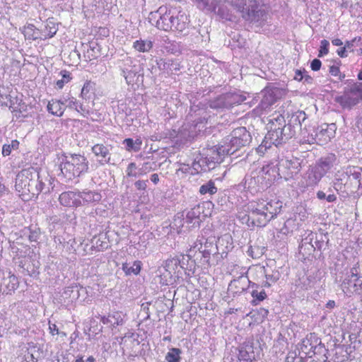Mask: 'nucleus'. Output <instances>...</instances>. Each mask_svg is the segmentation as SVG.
Instances as JSON below:
<instances>
[{
    "label": "nucleus",
    "instance_id": "1",
    "mask_svg": "<svg viewBox=\"0 0 362 362\" xmlns=\"http://www.w3.org/2000/svg\"><path fill=\"white\" fill-rule=\"evenodd\" d=\"M282 203L274 200H259L250 204L247 214L240 216L248 226L264 227L280 212Z\"/></svg>",
    "mask_w": 362,
    "mask_h": 362
},
{
    "label": "nucleus",
    "instance_id": "2",
    "mask_svg": "<svg viewBox=\"0 0 362 362\" xmlns=\"http://www.w3.org/2000/svg\"><path fill=\"white\" fill-rule=\"evenodd\" d=\"M174 18V11L168 10L164 6H160L155 12H151L148 16L149 22L160 30L183 32L187 28L189 21L185 13L179 15L176 24L172 23Z\"/></svg>",
    "mask_w": 362,
    "mask_h": 362
},
{
    "label": "nucleus",
    "instance_id": "3",
    "mask_svg": "<svg viewBox=\"0 0 362 362\" xmlns=\"http://www.w3.org/2000/svg\"><path fill=\"white\" fill-rule=\"evenodd\" d=\"M62 173L69 180L80 176L87 172L88 161L81 154H69L64 156L60 163Z\"/></svg>",
    "mask_w": 362,
    "mask_h": 362
},
{
    "label": "nucleus",
    "instance_id": "4",
    "mask_svg": "<svg viewBox=\"0 0 362 362\" xmlns=\"http://www.w3.org/2000/svg\"><path fill=\"white\" fill-rule=\"evenodd\" d=\"M251 141V136L245 127H241L235 129L230 136L226 139L224 144L218 146V153L223 157L226 155H232L241 147L247 145Z\"/></svg>",
    "mask_w": 362,
    "mask_h": 362
},
{
    "label": "nucleus",
    "instance_id": "5",
    "mask_svg": "<svg viewBox=\"0 0 362 362\" xmlns=\"http://www.w3.org/2000/svg\"><path fill=\"white\" fill-rule=\"evenodd\" d=\"M336 129L337 127L334 123L322 124L315 131V136L313 134H308L306 136L307 131L304 129L301 131L302 142L325 145L334 136Z\"/></svg>",
    "mask_w": 362,
    "mask_h": 362
},
{
    "label": "nucleus",
    "instance_id": "6",
    "mask_svg": "<svg viewBox=\"0 0 362 362\" xmlns=\"http://www.w3.org/2000/svg\"><path fill=\"white\" fill-rule=\"evenodd\" d=\"M305 119V114L303 112H300L298 115H293L288 124H286V121L282 115H278L275 117V121L279 122L281 126L284 143L294 136L298 130L300 132L304 130L301 129V120L304 121Z\"/></svg>",
    "mask_w": 362,
    "mask_h": 362
},
{
    "label": "nucleus",
    "instance_id": "7",
    "mask_svg": "<svg viewBox=\"0 0 362 362\" xmlns=\"http://www.w3.org/2000/svg\"><path fill=\"white\" fill-rule=\"evenodd\" d=\"M302 162L303 160L296 157L281 159L277 165L279 175L286 180L292 178L300 171Z\"/></svg>",
    "mask_w": 362,
    "mask_h": 362
},
{
    "label": "nucleus",
    "instance_id": "8",
    "mask_svg": "<svg viewBox=\"0 0 362 362\" xmlns=\"http://www.w3.org/2000/svg\"><path fill=\"white\" fill-rule=\"evenodd\" d=\"M50 177L47 174H41L37 170V176L33 177L30 181L29 187L27 188L25 196L27 199H31L37 197L43 191L46 193L49 191V185H51Z\"/></svg>",
    "mask_w": 362,
    "mask_h": 362
},
{
    "label": "nucleus",
    "instance_id": "9",
    "mask_svg": "<svg viewBox=\"0 0 362 362\" xmlns=\"http://www.w3.org/2000/svg\"><path fill=\"white\" fill-rule=\"evenodd\" d=\"M344 108H351L362 100V83L354 84L345 89L344 94L337 99Z\"/></svg>",
    "mask_w": 362,
    "mask_h": 362
},
{
    "label": "nucleus",
    "instance_id": "10",
    "mask_svg": "<svg viewBox=\"0 0 362 362\" xmlns=\"http://www.w3.org/2000/svg\"><path fill=\"white\" fill-rule=\"evenodd\" d=\"M37 176V168L30 167L28 168L23 169L16 175V189L21 193L22 196H25L27 188L29 187V183L33 177Z\"/></svg>",
    "mask_w": 362,
    "mask_h": 362
},
{
    "label": "nucleus",
    "instance_id": "11",
    "mask_svg": "<svg viewBox=\"0 0 362 362\" xmlns=\"http://www.w3.org/2000/svg\"><path fill=\"white\" fill-rule=\"evenodd\" d=\"M223 156L218 153V150L216 148V151H212L211 155H207L206 157H197L196 159L200 164L204 172L209 171L214 169L216 163H221L223 161Z\"/></svg>",
    "mask_w": 362,
    "mask_h": 362
},
{
    "label": "nucleus",
    "instance_id": "12",
    "mask_svg": "<svg viewBox=\"0 0 362 362\" xmlns=\"http://www.w3.org/2000/svg\"><path fill=\"white\" fill-rule=\"evenodd\" d=\"M270 129L268 131L265 139L269 141L271 144L276 146L284 143L282 131L279 122L275 121V117L270 119Z\"/></svg>",
    "mask_w": 362,
    "mask_h": 362
},
{
    "label": "nucleus",
    "instance_id": "13",
    "mask_svg": "<svg viewBox=\"0 0 362 362\" xmlns=\"http://www.w3.org/2000/svg\"><path fill=\"white\" fill-rule=\"evenodd\" d=\"M251 281L248 277L242 274L230 282L228 290L233 293H241L249 287Z\"/></svg>",
    "mask_w": 362,
    "mask_h": 362
},
{
    "label": "nucleus",
    "instance_id": "14",
    "mask_svg": "<svg viewBox=\"0 0 362 362\" xmlns=\"http://www.w3.org/2000/svg\"><path fill=\"white\" fill-rule=\"evenodd\" d=\"M350 273L351 274L343 281L341 286L343 290L346 289L347 291H351L350 288L352 287L354 288L353 291H356L358 287L361 286L362 284L361 277L358 276V270L356 267L351 268Z\"/></svg>",
    "mask_w": 362,
    "mask_h": 362
},
{
    "label": "nucleus",
    "instance_id": "15",
    "mask_svg": "<svg viewBox=\"0 0 362 362\" xmlns=\"http://www.w3.org/2000/svg\"><path fill=\"white\" fill-rule=\"evenodd\" d=\"M59 201L62 205L66 207H78L82 205L81 200L79 199L78 192H64L59 197Z\"/></svg>",
    "mask_w": 362,
    "mask_h": 362
},
{
    "label": "nucleus",
    "instance_id": "16",
    "mask_svg": "<svg viewBox=\"0 0 362 362\" xmlns=\"http://www.w3.org/2000/svg\"><path fill=\"white\" fill-rule=\"evenodd\" d=\"M339 160L334 153H329L327 156L322 157L315 166L322 171L325 175L328 173L334 165H337Z\"/></svg>",
    "mask_w": 362,
    "mask_h": 362
},
{
    "label": "nucleus",
    "instance_id": "17",
    "mask_svg": "<svg viewBox=\"0 0 362 362\" xmlns=\"http://www.w3.org/2000/svg\"><path fill=\"white\" fill-rule=\"evenodd\" d=\"M225 3L233 7L237 11L242 13V17L246 21H251L253 11H250L247 7L246 0H226Z\"/></svg>",
    "mask_w": 362,
    "mask_h": 362
},
{
    "label": "nucleus",
    "instance_id": "18",
    "mask_svg": "<svg viewBox=\"0 0 362 362\" xmlns=\"http://www.w3.org/2000/svg\"><path fill=\"white\" fill-rule=\"evenodd\" d=\"M279 90L277 88L265 89L262 92V99L260 105L262 109H267L272 105L278 99Z\"/></svg>",
    "mask_w": 362,
    "mask_h": 362
},
{
    "label": "nucleus",
    "instance_id": "19",
    "mask_svg": "<svg viewBox=\"0 0 362 362\" xmlns=\"http://www.w3.org/2000/svg\"><path fill=\"white\" fill-rule=\"evenodd\" d=\"M92 152L96 157L100 158L98 160L100 165H103L110 163V154L107 146L97 144L92 147Z\"/></svg>",
    "mask_w": 362,
    "mask_h": 362
},
{
    "label": "nucleus",
    "instance_id": "20",
    "mask_svg": "<svg viewBox=\"0 0 362 362\" xmlns=\"http://www.w3.org/2000/svg\"><path fill=\"white\" fill-rule=\"evenodd\" d=\"M325 176V174L320 171L316 166L310 168L307 173L306 186L314 187L316 186L321 179Z\"/></svg>",
    "mask_w": 362,
    "mask_h": 362
},
{
    "label": "nucleus",
    "instance_id": "21",
    "mask_svg": "<svg viewBox=\"0 0 362 362\" xmlns=\"http://www.w3.org/2000/svg\"><path fill=\"white\" fill-rule=\"evenodd\" d=\"M83 288H78V286H70L66 287L62 293V297L64 300V303H70L78 299L80 296V291H83Z\"/></svg>",
    "mask_w": 362,
    "mask_h": 362
},
{
    "label": "nucleus",
    "instance_id": "22",
    "mask_svg": "<svg viewBox=\"0 0 362 362\" xmlns=\"http://www.w3.org/2000/svg\"><path fill=\"white\" fill-rule=\"evenodd\" d=\"M257 278L265 277L270 283L273 284L277 281L279 279V273L278 272H273L272 274L266 273L265 267L263 266H257L251 270Z\"/></svg>",
    "mask_w": 362,
    "mask_h": 362
},
{
    "label": "nucleus",
    "instance_id": "23",
    "mask_svg": "<svg viewBox=\"0 0 362 362\" xmlns=\"http://www.w3.org/2000/svg\"><path fill=\"white\" fill-rule=\"evenodd\" d=\"M47 111L57 117H62L65 110L64 103L62 100H52L49 101Z\"/></svg>",
    "mask_w": 362,
    "mask_h": 362
},
{
    "label": "nucleus",
    "instance_id": "24",
    "mask_svg": "<svg viewBox=\"0 0 362 362\" xmlns=\"http://www.w3.org/2000/svg\"><path fill=\"white\" fill-rule=\"evenodd\" d=\"M78 194L79 199H82L85 203H96L102 199L101 194L96 191L86 189L83 192H78Z\"/></svg>",
    "mask_w": 362,
    "mask_h": 362
},
{
    "label": "nucleus",
    "instance_id": "25",
    "mask_svg": "<svg viewBox=\"0 0 362 362\" xmlns=\"http://www.w3.org/2000/svg\"><path fill=\"white\" fill-rule=\"evenodd\" d=\"M23 33L25 37L28 40H35L37 39H43V37H42L41 30L37 28L33 24H28L24 26Z\"/></svg>",
    "mask_w": 362,
    "mask_h": 362
},
{
    "label": "nucleus",
    "instance_id": "26",
    "mask_svg": "<svg viewBox=\"0 0 362 362\" xmlns=\"http://www.w3.org/2000/svg\"><path fill=\"white\" fill-rule=\"evenodd\" d=\"M209 247H212L213 245L211 243H208L207 240H206L204 245H203L201 240H197L194 243V245L193 246L194 249H197L202 254V257L206 263H209L211 253V250L209 248Z\"/></svg>",
    "mask_w": 362,
    "mask_h": 362
},
{
    "label": "nucleus",
    "instance_id": "27",
    "mask_svg": "<svg viewBox=\"0 0 362 362\" xmlns=\"http://www.w3.org/2000/svg\"><path fill=\"white\" fill-rule=\"evenodd\" d=\"M101 48L95 42H91L88 45V48L84 53V57L86 61H91L97 59L100 55Z\"/></svg>",
    "mask_w": 362,
    "mask_h": 362
},
{
    "label": "nucleus",
    "instance_id": "28",
    "mask_svg": "<svg viewBox=\"0 0 362 362\" xmlns=\"http://www.w3.org/2000/svg\"><path fill=\"white\" fill-rule=\"evenodd\" d=\"M202 213V208L199 205H197L186 214V221L189 223H193L194 225L199 224L200 221L199 216Z\"/></svg>",
    "mask_w": 362,
    "mask_h": 362
},
{
    "label": "nucleus",
    "instance_id": "29",
    "mask_svg": "<svg viewBox=\"0 0 362 362\" xmlns=\"http://www.w3.org/2000/svg\"><path fill=\"white\" fill-rule=\"evenodd\" d=\"M153 47V42L150 40L139 39L133 43V48L139 52H148Z\"/></svg>",
    "mask_w": 362,
    "mask_h": 362
},
{
    "label": "nucleus",
    "instance_id": "30",
    "mask_svg": "<svg viewBox=\"0 0 362 362\" xmlns=\"http://www.w3.org/2000/svg\"><path fill=\"white\" fill-rule=\"evenodd\" d=\"M225 95L227 109L232 107L234 105L240 104L245 100V97L235 93H228Z\"/></svg>",
    "mask_w": 362,
    "mask_h": 362
},
{
    "label": "nucleus",
    "instance_id": "31",
    "mask_svg": "<svg viewBox=\"0 0 362 362\" xmlns=\"http://www.w3.org/2000/svg\"><path fill=\"white\" fill-rule=\"evenodd\" d=\"M141 268V262L140 261H134L132 265H130L129 263H124L122 264V270L127 275L132 274L137 275L140 272Z\"/></svg>",
    "mask_w": 362,
    "mask_h": 362
},
{
    "label": "nucleus",
    "instance_id": "32",
    "mask_svg": "<svg viewBox=\"0 0 362 362\" xmlns=\"http://www.w3.org/2000/svg\"><path fill=\"white\" fill-rule=\"evenodd\" d=\"M124 64V66L122 68V74L124 77L127 83H130L132 82L131 78L132 75H135V73L129 69L126 65H130L132 63V60L129 57H125L123 59Z\"/></svg>",
    "mask_w": 362,
    "mask_h": 362
},
{
    "label": "nucleus",
    "instance_id": "33",
    "mask_svg": "<svg viewBox=\"0 0 362 362\" xmlns=\"http://www.w3.org/2000/svg\"><path fill=\"white\" fill-rule=\"evenodd\" d=\"M57 28L53 22H48L45 26V28L41 30L42 40L52 37L57 33Z\"/></svg>",
    "mask_w": 362,
    "mask_h": 362
},
{
    "label": "nucleus",
    "instance_id": "34",
    "mask_svg": "<svg viewBox=\"0 0 362 362\" xmlns=\"http://www.w3.org/2000/svg\"><path fill=\"white\" fill-rule=\"evenodd\" d=\"M103 323L108 322L113 327L122 325L124 322L122 314L119 312L114 313L112 315H110L107 319H103Z\"/></svg>",
    "mask_w": 362,
    "mask_h": 362
},
{
    "label": "nucleus",
    "instance_id": "35",
    "mask_svg": "<svg viewBox=\"0 0 362 362\" xmlns=\"http://www.w3.org/2000/svg\"><path fill=\"white\" fill-rule=\"evenodd\" d=\"M199 192L201 194H209L210 195H213L217 192V187L215 186L214 182L210 180L206 183L202 185L199 187Z\"/></svg>",
    "mask_w": 362,
    "mask_h": 362
},
{
    "label": "nucleus",
    "instance_id": "36",
    "mask_svg": "<svg viewBox=\"0 0 362 362\" xmlns=\"http://www.w3.org/2000/svg\"><path fill=\"white\" fill-rule=\"evenodd\" d=\"M181 350L177 348H172L165 356L166 362H180Z\"/></svg>",
    "mask_w": 362,
    "mask_h": 362
},
{
    "label": "nucleus",
    "instance_id": "37",
    "mask_svg": "<svg viewBox=\"0 0 362 362\" xmlns=\"http://www.w3.org/2000/svg\"><path fill=\"white\" fill-rule=\"evenodd\" d=\"M226 95H221L210 103V107L214 109L227 108Z\"/></svg>",
    "mask_w": 362,
    "mask_h": 362
},
{
    "label": "nucleus",
    "instance_id": "38",
    "mask_svg": "<svg viewBox=\"0 0 362 362\" xmlns=\"http://www.w3.org/2000/svg\"><path fill=\"white\" fill-rule=\"evenodd\" d=\"M124 144H126L128 151L137 152L141 148V141L139 139L134 141L132 139L129 138L124 140Z\"/></svg>",
    "mask_w": 362,
    "mask_h": 362
},
{
    "label": "nucleus",
    "instance_id": "39",
    "mask_svg": "<svg viewBox=\"0 0 362 362\" xmlns=\"http://www.w3.org/2000/svg\"><path fill=\"white\" fill-rule=\"evenodd\" d=\"M181 264L180 260L177 257H172L168 259L164 263V268L167 272H170L175 270Z\"/></svg>",
    "mask_w": 362,
    "mask_h": 362
},
{
    "label": "nucleus",
    "instance_id": "40",
    "mask_svg": "<svg viewBox=\"0 0 362 362\" xmlns=\"http://www.w3.org/2000/svg\"><path fill=\"white\" fill-rule=\"evenodd\" d=\"M60 74L62 75V79L58 80L56 82V86L58 88L62 89L65 83H67L70 81L71 78V74L66 70L62 71Z\"/></svg>",
    "mask_w": 362,
    "mask_h": 362
},
{
    "label": "nucleus",
    "instance_id": "41",
    "mask_svg": "<svg viewBox=\"0 0 362 362\" xmlns=\"http://www.w3.org/2000/svg\"><path fill=\"white\" fill-rule=\"evenodd\" d=\"M345 175L348 176L350 179L358 180L361 177L360 169L357 167H349L346 168Z\"/></svg>",
    "mask_w": 362,
    "mask_h": 362
},
{
    "label": "nucleus",
    "instance_id": "42",
    "mask_svg": "<svg viewBox=\"0 0 362 362\" xmlns=\"http://www.w3.org/2000/svg\"><path fill=\"white\" fill-rule=\"evenodd\" d=\"M313 348V346H312L311 342L308 339H303L301 343L299 344V349L300 351L305 355L310 354Z\"/></svg>",
    "mask_w": 362,
    "mask_h": 362
},
{
    "label": "nucleus",
    "instance_id": "43",
    "mask_svg": "<svg viewBox=\"0 0 362 362\" xmlns=\"http://www.w3.org/2000/svg\"><path fill=\"white\" fill-rule=\"evenodd\" d=\"M92 90H93V83L90 81L85 83V84L83 85V86L81 89V96L83 99H86V100L89 99L90 97V93Z\"/></svg>",
    "mask_w": 362,
    "mask_h": 362
},
{
    "label": "nucleus",
    "instance_id": "44",
    "mask_svg": "<svg viewBox=\"0 0 362 362\" xmlns=\"http://www.w3.org/2000/svg\"><path fill=\"white\" fill-rule=\"evenodd\" d=\"M254 355L249 354L247 350L240 349L239 352L238 358L240 361L243 362H252Z\"/></svg>",
    "mask_w": 362,
    "mask_h": 362
},
{
    "label": "nucleus",
    "instance_id": "45",
    "mask_svg": "<svg viewBox=\"0 0 362 362\" xmlns=\"http://www.w3.org/2000/svg\"><path fill=\"white\" fill-rule=\"evenodd\" d=\"M62 102L64 103V105L66 104V107L71 109H75L77 112L80 110L78 109V102L76 98L74 97L71 98H63Z\"/></svg>",
    "mask_w": 362,
    "mask_h": 362
},
{
    "label": "nucleus",
    "instance_id": "46",
    "mask_svg": "<svg viewBox=\"0 0 362 362\" xmlns=\"http://www.w3.org/2000/svg\"><path fill=\"white\" fill-rule=\"evenodd\" d=\"M251 294L252 296L254 298L253 303H255V304L257 303L256 300L260 302L264 300L267 297V294L264 290H262L261 291L259 292L257 290L255 289L252 291Z\"/></svg>",
    "mask_w": 362,
    "mask_h": 362
},
{
    "label": "nucleus",
    "instance_id": "47",
    "mask_svg": "<svg viewBox=\"0 0 362 362\" xmlns=\"http://www.w3.org/2000/svg\"><path fill=\"white\" fill-rule=\"evenodd\" d=\"M329 45V42L326 40H323L321 41L320 49L319 50V54H318V56L320 57L328 54Z\"/></svg>",
    "mask_w": 362,
    "mask_h": 362
},
{
    "label": "nucleus",
    "instance_id": "48",
    "mask_svg": "<svg viewBox=\"0 0 362 362\" xmlns=\"http://www.w3.org/2000/svg\"><path fill=\"white\" fill-rule=\"evenodd\" d=\"M136 165L134 163H130L127 168V175L128 177H136L137 173L136 171Z\"/></svg>",
    "mask_w": 362,
    "mask_h": 362
},
{
    "label": "nucleus",
    "instance_id": "49",
    "mask_svg": "<svg viewBox=\"0 0 362 362\" xmlns=\"http://www.w3.org/2000/svg\"><path fill=\"white\" fill-rule=\"evenodd\" d=\"M148 180H138L134 183L138 190H145L147 187Z\"/></svg>",
    "mask_w": 362,
    "mask_h": 362
},
{
    "label": "nucleus",
    "instance_id": "50",
    "mask_svg": "<svg viewBox=\"0 0 362 362\" xmlns=\"http://www.w3.org/2000/svg\"><path fill=\"white\" fill-rule=\"evenodd\" d=\"M361 40V38H354L351 41H346V44L344 45L345 47H346V50L353 51V47L355 43L358 42Z\"/></svg>",
    "mask_w": 362,
    "mask_h": 362
},
{
    "label": "nucleus",
    "instance_id": "51",
    "mask_svg": "<svg viewBox=\"0 0 362 362\" xmlns=\"http://www.w3.org/2000/svg\"><path fill=\"white\" fill-rule=\"evenodd\" d=\"M322 63L321 61L318 59H315L311 62L310 67L312 70L316 71L320 70L321 67Z\"/></svg>",
    "mask_w": 362,
    "mask_h": 362
},
{
    "label": "nucleus",
    "instance_id": "52",
    "mask_svg": "<svg viewBox=\"0 0 362 362\" xmlns=\"http://www.w3.org/2000/svg\"><path fill=\"white\" fill-rule=\"evenodd\" d=\"M226 10H227V8L226 6H221L218 10V13L221 16L222 18L226 20H231V18L228 16V14H226Z\"/></svg>",
    "mask_w": 362,
    "mask_h": 362
},
{
    "label": "nucleus",
    "instance_id": "53",
    "mask_svg": "<svg viewBox=\"0 0 362 362\" xmlns=\"http://www.w3.org/2000/svg\"><path fill=\"white\" fill-rule=\"evenodd\" d=\"M8 281L9 283L11 284V288H8L9 291H14L15 289H16L18 284L17 278L15 276L12 275L8 277Z\"/></svg>",
    "mask_w": 362,
    "mask_h": 362
},
{
    "label": "nucleus",
    "instance_id": "54",
    "mask_svg": "<svg viewBox=\"0 0 362 362\" xmlns=\"http://www.w3.org/2000/svg\"><path fill=\"white\" fill-rule=\"evenodd\" d=\"M192 170H194L193 173H199L202 171H203L202 168L201 167L200 164L197 161V160L195 158L192 164Z\"/></svg>",
    "mask_w": 362,
    "mask_h": 362
},
{
    "label": "nucleus",
    "instance_id": "55",
    "mask_svg": "<svg viewBox=\"0 0 362 362\" xmlns=\"http://www.w3.org/2000/svg\"><path fill=\"white\" fill-rule=\"evenodd\" d=\"M300 281H303L301 288L303 289L307 290L309 287H310V281L308 276L303 277Z\"/></svg>",
    "mask_w": 362,
    "mask_h": 362
},
{
    "label": "nucleus",
    "instance_id": "56",
    "mask_svg": "<svg viewBox=\"0 0 362 362\" xmlns=\"http://www.w3.org/2000/svg\"><path fill=\"white\" fill-rule=\"evenodd\" d=\"M11 153V146L10 145L4 144L2 148V154L4 156H9Z\"/></svg>",
    "mask_w": 362,
    "mask_h": 362
},
{
    "label": "nucleus",
    "instance_id": "57",
    "mask_svg": "<svg viewBox=\"0 0 362 362\" xmlns=\"http://www.w3.org/2000/svg\"><path fill=\"white\" fill-rule=\"evenodd\" d=\"M329 73L332 76H337L340 74L339 68L337 66H331L329 67Z\"/></svg>",
    "mask_w": 362,
    "mask_h": 362
},
{
    "label": "nucleus",
    "instance_id": "58",
    "mask_svg": "<svg viewBox=\"0 0 362 362\" xmlns=\"http://www.w3.org/2000/svg\"><path fill=\"white\" fill-rule=\"evenodd\" d=\"M49 329L52 335L58 334L59 329L55 324L49 323Z\"/></svg>",
    "mask_w": 362,
    "mask_h": 362
},
{
    "label": "nucleus",
    "instance_id": "59",
    "mask_svg": "<svg viewBox=\"0 0 362 362\" xmlns=\"http://www.w3.org/2000/svg\"><path fill=\"white\" fill-rule=\"evenodd\" d=\"M40 234L37 231L31 232L30 234L28 236L29 240L31 242H36L37 239L39 238Z\"/></svg>",
    "mask_w": 362,
    "mask_h": 362
},
{
    "label": "nucleus",
    "instance_id": "60",
    "mask_svg": "<svg viewBox=\"0 0 362 362\" xmlns=\"http://www.w3.org/2000/svg\"><path fill=\"white\" fill-rule=\"evenodd\" d=\"M304 75L305 74H303V72H302L300 70H296L295 76H294V79H296L298 81H303Z\"/></svg>",
    "mask_w": 362,
    "mask_h": 362
},
{
    "label": "nucleus",
    "instance_id": "61",
    "mask_svg": "<svg viewBox=\"0 0 362 362\" xmlns=\"http://www.w3.org/2000/svg\"><path fill=\"white\" fill-rule=\"evenodd\" d=\"M346 52H347L346 47H341V48L337 49V54L341 57H346L347 56L346 54Z\"/></svg>",
    "mask_w": 362,
    "mask_h": 362
},
{
    "label": "nucleus",
    "instance_id": "62",
    "mask_svg": "<svg viewBox=\"0 0 362 362\" xmlns=\"http://www.w3.org/2000/svg\"><path fill=\"white\" fill-rule=\"evenodd\" d=\"M292 222V221L291 220H287L285 223H284V226L281 229V233H284V234H287L289 233L288 228H287V226L291 223Z\"/></svg>",
    "mask_w": 362,
    "mask_h": 362
},
{
    "label": "nucleus",
    "instance_id": "63",
    "mask_svg": "<svg viewBox=\"0 0 362 362\" xmlns=\"http://www.w3.org/2000/svg\"><path fill=\"white\" fill-rule=\"evenodd\" d=\"M151 180L154 183L157 184L159 182V177L158 175L156 173H154L151 175Z\"/></svg>",
    "mask_w": 362,
    "mask_h": 362
},
{
    "label": "nucleus",
    "instance_id": "64",
    "mask_svg": "<svg viewBox=\"0 0 362 362\" xmlns=\"http://www.w3.org/2000/svg\"><path fill=\"white\" fill-rule=\"evenodd\" d=\"M325 199L328 202H334L337 199V197L334 194H329L326 196Z\"/></svg>",
    "mask_w": 362,
    "mask_h": 362
}]
</instances>
